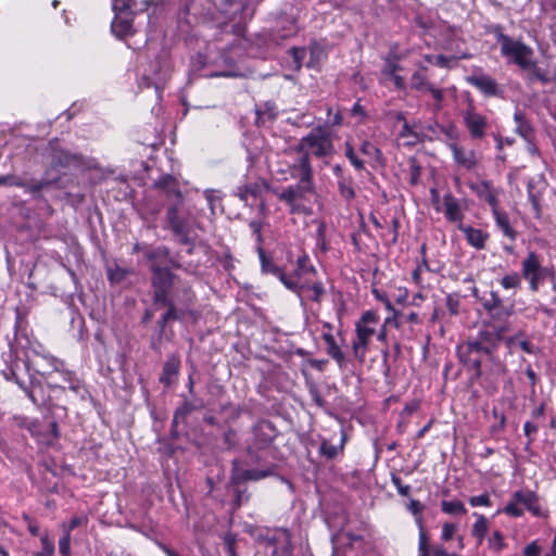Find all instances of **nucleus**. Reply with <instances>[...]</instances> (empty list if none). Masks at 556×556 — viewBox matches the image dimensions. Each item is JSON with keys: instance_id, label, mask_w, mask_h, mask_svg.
I'll return each mask as SVG.
<instances>
[{"instance_id": "33", "label": "nucleus", "mask_w": 556, "mask_h": 556, "mask_svg": "<svg viewBox=\"0 0 556 556\" xmlns=\"http://www.w3.org/2000/svg\"><path fill=\"white\" fill-rule=\"evenodd\" d=\"M257 253L261 262V269L264 274H270L278 278L283 273L282 268L275 265L273 260L265 254L262 247H257Z\"/></svg>"}, {"instance_id": "42", "label": "nucleus", "mask_w": 556, "mask_h": 556, "mask_svg": "<svg viewBox=\"0 0 556 556\" xmlns=\"http://www.w3.org/2000/svg\"><path fill=\"white\" fill-rule=\"evenodd\" d=\"M508 346H518L527 354H534L535 348L530 343L529 340L523 339L522 334H516L507 340Z\"/></svg>"}, {"instance_id": "1", "label": "nucleus", "mask_w": 556, "mask_h": 556, "mask_svg": "<svg viewBox=\"0 0 556 556\" xmlns=\"http://www.w3.org/2000/svg\"><path fill=\"white\" fill-rule=\"evenodd\" d=\"M271 455V448H261L255 446L247 447V464L261 465L260 468L244 469L236 472L237 481H257L270 477L276 471V465L268 462Z\"/></svg>"}, {"instance_id": "41", "label": "nucleus", "mask_w": 556, "mask_h": 556, "mask_svg": "<svg viewBox=\"0 0 556 556\" xmlns=\"http://www.w3.org/2000/svg\"><path fill=\"white\" fill-rule=\"evenodd\" d=\"M475 515L477 516V520L472 526V535L481 543L488 532V520L482 515Z\"/></svg>"}, {"instance_id": "45", "label": "nucleus", "mask_w": 556, "mask_h": 556, "mask_svg": "<svg viewBox=\"0 0 556 556\" xmlns=\"http://www.w3.org/2000/svg\"><path fill=\"white\" fill-rule=\"evenodd\" d=\"M257 123H265L267 119H274L276 117V105L271 102H266L263 109L256 111Z\"/></svg>"}, {"instance_id": "52", "label": "nucleus", "mask_w": 556, "mask_h": 556, "mask_svg": "<svg viewBox=\"0 0 556 556\" xmlns=\"http://www.w3.org/2000/svg\"><path fill=\"white\" fill-rule=\"evenodd\" d=\"M308 393L311 396V400L318 406L324 407L325 406V400L323 399L319 389L315 383H309L308 386Z\"/></svg>"}, {"instance_id": "35", "label": "nucleus", "mask_w": 556, "mask_h": 556, "mask_svg": "<svg viewBox=\"0 0 556 556\" xmlns=\"http://www.w3.org/2000/svg\"><path fill=\"white\" fill-rule=\"evenodd\" d=\"M147 258L151 262V264L156 263L157 265L164 267L169 263V250L165 247H159L156 249L150 250L146 254Z\"/></svg>"}, {"instance_id": "53", "label": "nucleus", "mask_w": 556, "mask_h": 556, "mask_svg": "<svg viewBox=\"0 0 556 556\" xmlns=\"http://www.w3.org/2000/svg\"><path fill=\"white\" fill-rule=\"evenodd\" d=\"M416 523L418 525V528H419V544H418V551L428 549V546H427V535H426V532H425V530H424L422 516H419V517L416 519Z\"/></svg>"}, {"instance_id": "17", "label": "nucleus", "mask_w": 556, "mask_h": 556, "mask_svg": "<svg viewBox=\"0 0 556 556\" xmlns=\"http://www.w3.org/2000/svg\"><path fill=\"white\" fill-rule=\"evenodd\" d=\"M467 81L486 97H494L500 93L498 84L486 74L479 73L468 76Z\"/></svg>"}, {"instance_id": "23", "label": "nucleus", "mask_w": 556, "mask_h": 556, "mask_svg": "<svg viewBox=\"0 0 556 556\" xmlns=\"http://www.w3.org/2000/svg\"><path fill=\"white\" fill-rule=\"evenodd\" d=\"M513 497L517 503L523 505L534 516H543L538 496L532 491H517L514 493Z\"/></svg>"}, {"instance_id": "55", "label": "nucleus", "mask_w": 556, "mask_h": 556, "mask_svg": "<svg viewBox=\"0 0 556 556\" xmlns=\"http://www.w3.org/2000/svg\"><path fill=\"white\" fill-rule=\"evenodd\" d=\"M504 513L511 517H520L523 515V509L519 507V503H517L515 500L514 502L507 503V505L504 507Z\"/></svg>"}, {"instance_id": "63", "label": "nucleus", "mask_w": 556, "mask_h": 556, "mask_svg": "<svg viewBox=\"0 0 556 556\" xmlns=\"http://www.w3.org/2000/svg\"><path fill=\"white\" fill-rule=\"evenodd\" d=\"M71 535L63 533V536L59 541V549L63 556H70Z\"/></svg>"}, {"instance_id": "30", "label": "nucleus", "mask_w": 556, "mask_h": 556, "mask_svg": "<svg viewBox=\"0 0 556 556\" xmlns=\"http://www.w3.org/2000/svg\"><path fill=\"white\" fill-rule=\"evenodd\" d=\"M490 320L488 324H509L508 319L514 313V306H505L503 303L491 311H486Z\"/></svg>"}, {"instance_id": "10", "label": "nucleus", "mask_w": 556, "mask_h": 556, "mask_svg": "<svg viewBox=\"0 0 556 556\" xmlns=\"http://www.w3.org/2000/svg\"><path fill=\"white\" fill-rule=\"evenodd\" d=\"M52 164L62 168L91 169L96 167V161L81 154L66 150H56L52 155Z\"/></svg>"}, {"instance_id": "58", "label": "nucleus", "mask_w": 556, "mask_h": 556, "mask_svg": "<svg viewBox=\"0 0 556 556\" xmlns=\"http://www.w3.org/2000/svg\"><path fill=\"white\" fill-rule=\"evenodd\" d=\"M493 33L496 37L497 42L501 46V52L503 51V48L508 45L506 40H514L511 37L503 33L502 27L500 25L494 26Z\"/></svg>"}, {"instance_id": "11", "label": "nucleus", "mask_w": 556, "mask_h": 556, "mask_svg": "<svg viewBox=\"0 0 556 556\" xmlns=\"http://www.w3.org/2000/svg\"><path fill=\"white\" fill-rule=\"evenodd\" d=\"M462 117L471 139L480 140L485 137L489 127L488 118L477 112L471 103L462 112Z\"/></svg>"}, {"instance_id": "57", "label": "nucleus", "mask_w": 556, "mask_h": 556, "mask_svg": "<svg viewBox=\"0 0 556 556\" xmlns=\"http://www.w3.org/2000/svg\"><path fill=\"white\" fill-rule=\"evenodd\" d=\"M48 180H39L34 184H26V187H23L26 192H29L31 194L39 193L43 188L49 186Z\"/></svg>"}, {"instance_id": "16", "label": "nucleus", "mask_w": 556, "mask_h": 556, "mask_svg": "<svg viewBox=\"0 0 556 556\" xmlns=\"http://www.w3.org/2000/svg\"><path fill=\"white\" fill-rule=\"evenodd\" d=\"M245 4L242 0H229L226 13L229 15V22L231 23V31L237 36H242L245 29L244 16Z\"/></svg>"}, {"instance_id": "32", "label": "nucleus", "mask_w": 556, "mask_h": 556, "mask_svg": "<svg viewBox=\"0 0 556 556\" xmlns=\"http://www.w3.org/2000/svg\"><path fill=\"white\" fill-rule=\"evenodd\" d=\"M527 193H528V200L531 204L534 217L541 218V216H542L541 192L535 189L534 179H529V181L527 184Z\"/></svg>"}, {"instance_id": "39", "label": "nucleus", "mask_w": 556, "mask_h": 556, "mask_svg": "<svg viewBox=\"0 0 556 556\" xmlns=\"http://www.w3.org/2000/svg\"><path fill=\"white\" fill-rule=\"evenodd\" d=\"M441 509L447 515H464L467 513L464 503L460 501H442Z\"/></svg>"}, {"instance_id": "37", "label": "nucleus", "mask_w": 556, "mask_h": 556, "mask_svg": "<svg viewBox=\"0 0 556 556\" xmlns=\"http://www.w3.org/2000/svg\"><path fill=\"white\" fill-rule=\"evenodd\" d=\"M260 191L261 188L257 184H248L242 187H238L236 194L242 202L248 204L249 198H258Z\"/></svg>"}, {"instance_id": "13", "label": "nucleus", "mask_w": 556, "mask_h": 556, "mask_svg": "<svg viewBox=\"0 0 556 556\" xmlns=\"http://www.w3.org/2000/svg\"><path fill=\"white\" fill-rule=\"evenodd\" d=\"M277 431L270 421L261 420L253 428V440L248 446L271 448Z\"/></svg>"}, {"instance_id": "19", "label": "nucleus", "mask_w": 556, "mask_h": 556, "mask_svg": "<svg viewBox=\"0 0 556 556\" xmlns=\"http://www.w3.org/2000/svg\"><path fill=\"white\" fill-rule=\"evenodd\" d=\"M154 186L160 189L168 200L178 203L184 202L182 193L175 177L170 175L162 176L157 181H155Z\"/></svg>"}, {"instance_id": "20", "label": "nucleus", "mask_w": 556, "mask_h": 556, "mask_svg": "<svg viewBox=\"0 0 556 556\" xmlns=\"http://www.w3.org/2000/svg\"><path fill=\"white\" fill-rule=\"evenodd\" d=\"M324 327L327 331L323 332V339L327 344V354L334 359L340 368H344L346 365V358L341 348L337 344L333 334L331 333V325L326 323Z\"/></svg>"}, {"instance_id": "15", "label": "nucleus", "mask_w": 556, "mask_h": 556, "mask_svg": "<svg viewBox=\"0 0 556 556\" xmlns=\"http://www.w3.org/2000/svg\"><path fill=\"white\" fill-rule=\"evenodd\" d=\"M268 545L274 547V554L279 556H292L293 544L291 541V533L287 529H276L270 535L267 536Z\"/></svg>"}, {"instance_id": "8", "label": "nucleus", "mask_w": 556, "mask_h": 556, "mask_svg": "<svg viewBox=\"0 0 556 556\" xmlns=\"http://www.w3.org/2000/svg\"><path fill=\"white\" fill-rule=\"evenodd\" d=\"M459 359L468 367L475 369L476 375H481V362L483 355H491L488 348H483L477 340H468L457 345Z\"/></svg>"}, {"instance_id": "5", "label": "nucleus", "mask_w": 556, "mask_h": 556, "mask_svg": "<svg viewBox=\"0 0 556 556\" xmlns=\"http://www.w3.org/2000/svg\"><path fill=\"white\" fill-rule=\"evenodd\" d=\"M522 277L528 280L531 291L536 292L540 285L545 279L555 280V274L552 269L543 267L539 255L534 251H530L521 263Z\"/></svg>"}, {"instance_id": "27", "label": "nucleus", "mask_w": 556, "mask_h": 556, "mask_svg": "<svg viewBox=\"0 0 556 556\" xmlns=\"http://www.w3.org/2000/svg\"><path fill=\"white\" fill-rule=\"evenodd\" d=\"M47 361L49 365L52 367L53 371L61 374L62 379L70 384V389L73 392L78 393L81 388V384L77 379H75L73 372L68 370H63L61 368L63 366V363L54 357H49L47 358Z\"/></svg>"}, {"instance_id": "60", "label": "nucleus", "mask_w": 556, "mask_h": 556, "mask_svg": "<svg viewBox=\"0 0 556 556\" xmlns=\"http://www.w3.org/2000/svg\"><path fill=\"white\" fill-rule=\"evenodd\" d=\"M469 503H470V505L472 507L490 506L491 505V500H490V496L488 494H481V495L471 496L469 498Z\"/></svg>"}, {"instance_id": "24", "label": "nucleus", "mask_w": 556, "mask_h": 556, "mask_svg": "<svg viewBox=\"0 0 556 556\" xmlns=\"http://www.w3.org/2000/svg\"><path fill=\"white\" fill-rule=\"evenodd\" d=\"M458 229L466 236L468 243L478 249H484L489 235L481 229L473 228L470 226L459 225Z\"/></svg>"}, {"instance_id": "26", "label": "nucleus", "mask_w": 556, "mask_h": 556, "mask_svg": "<svg viewBox=\"0 0 556 556\" xmlns=\"http://www.w3.org/2000/svg\"><path fill=\"white\" fill-rule=\"evenodd\" d=\"M346 442V433L344 430L341 431V438L338 445L331 444L328 440L324 439L319 446V454L327 459H333L344 450Z\"/></svg>"}, {"instance_id": "44", "label": "nucleus", "mask_w": 556, "mask_h": 556, "mask_svg": "<svg viewBox=\"0 0 556 556\" xmlns=\"http://www.w3.org/2000/svg\"><path fill=\"white\" fill-rule=\"evenodd\" d=\"M278 279L283 283V286L296 293L300 298H302L303 290H304V283H299L294 278L288 277L285 273L281 274V276L278 277Z\"/></svg>"}, {"instance_id": "31", "label": "nucleus", "mask_w": 556, "mask_h": 556, "mask_svg": "<svg viewBox=\"0 0 556 556\" xmlns=\"http://www.w3.org/2000/svg\"><path fill=\"white\" fill-rule=\"evenodd\" d=\"M514 121L516 123L515 131L523 139L534 137V130L530 122L526 118V115L517 110L514 114Z\"/></svg>"}, {"instance_id": "34", "label": "nucleus", "mask_w": 556, "mask_h": 556, "mask_svg": "<svg viewBox=\"0 0 556 556\" xmlns=\"http://www.w3.org/2000/svg\"><path fill=\"white\" fill-rule=\"evenodd\" d=\"M427 67L420 66L419 70L413 73L410 77V87L419 92L426 90L432 85L427 77Z\"/></svg>"}, {"instance_id": "4", "label": "nucleus", "mask_w": 556, "mask_h": 556, "mask_svg": "<svg viewBox=\"0 0 556 556\" xmlns=\"http://www.w3.org/2000/svg\"><path fill=\"white\" fill-rule=\"evenodd\" d=\"M294 150L307 153L311 151L317 157L328 156L333 152L331 136L326 126L319 125L303 137Z\"/></svg>"}, {"instance_id": "36", "label": "nucleus", "mask_w": 556, "mask_h": 556, "mask_svg": "<svg viewBox=\"0 0 556 556\" xmlns=\"http://www.w3.org/2000/svg\"><path fill=\"white\" fill-rule=\"evenodd\" d=\"M338 189H339L340 195L345 201L354 200L356 193L353 188V178L351 176L341 177L340 179H338Z\"/></svg>"}, {"instance_id": "62", "label": "nucleus", "mask_w": 556, "mask_h": 556, "mask_svg": "<svg viewBox=\"0 0 556 556\" xmlns=\"http://www.w3.org/2000/svg\"><path fill=\"white\" fill-rule=\"evenodd\" d=\"M424 270H429V265L426 260H424L421 263H419L412 274V277H413V280L415 283H417V285L421 283V273Z\"/></svg>"}, {"instance_id": "46", "label": "nucleus", "mask_w": 556, "mask_h": 556, "mask_svg": "<svg viewBox=\"0 0 556 556\" xmlns=\"http://www.w3.org/2000/svg\"><path fill=\"white\" fill-rule=\"evenodd\" d=\"M501 286L506 290L519 289L521 287V278L517 273L508 274L501 279Z\"/></svg>"}, {"instance_id": "28", "label": "nucleus", "mask_w": 556, "mask_h": 556, "mask_svg": "<svg viewBox=\"0 0 556 556\" xmlns=\"http://www.w3.org/2000/svg\"><path fill=\"white\" fill-rule=\"evenodd\" d=\"M180 362L175 355L168 357L165 362L160 377V381L165 386H170L179 371Z\"/></svg>"}, {"instance_id": "47", "label": "nucleus", "mask_w": 556, "mask_h": 556, "mask_svg": "<svg viewBox=\"0 0 556 556\" xmlns=\"http://www.w3.org/2000/svg\"><path fill=\"white\" fill-rule=\"evenodd\" d=\"M426 92H430L431 97L434 100L433 104V111L439 112L443 108V100H444V93L443 90L440 88H435L433 85H431Z\"/></svg>"}, {"instance_id": "7", "label": "nucleus", "mask_w": 556, "mask_h": 556, "mask_svg": "<svg viewBox=\"0 0 556 556\" xmlns=\"http://www.w3.org/2000/svg\"><path fill=\"white\" fill-rule=\"evenodd\" d=\"M507 46L503 48L501 54L505 56L509 63L517 65L520 70L533 67L534 50L521 40H506Z\"/></svg>"}, {"instance_id": "29", "label": "nucleus", "mask_w": 556, "mask_h": 556, "mask_svg": "<svg viewBox=\"0 0 556 556\" xmlns=\"http://www.w3.org/2000/svg\"><path fill=\"white\" fill-rule=\"evenodd\" d=\"M492 213H493L496 226L502 230L503 235L513 241L516 240L517 231L511 227V225L509 223L508 215L506 213L500 211L498 208L494 210Z\"/></svg>"}, {"instance_id": "49", "label": "nucleus", "mask_w": 556, "mask_h": 556, "mask_svg": "<svg viewBox=\"0 0 556 556\" xmlns=\"http://www.w3.org/2000/svg\"><path fill=\"white\" fill-rule=\"evenodd\" d=\"M0 186L26 187V182L15 175H5L0 176Z\"/></svg>"}, {"instance_id": "54", "label": "nucleus", "mask_w": 556, "mask_h": 556, "mask_svg": "<svg viewBox=\"0 0 556 556\" xmlns=\"http://www.w3.org/2000/svg\"><path fill=\"white\" fill-rule=\"evenodd\" d=\"M253 235L255 236V240L257 242V247H262L263 244V236H262V223L260 220H251L249 224Z\"/></svg>"}, {"instance_id": "59", "label": "nucleus", "mask_w": 556, "mask_h": 556, "mask_svg": "<svg viewBox=\"0 0 556 556\" xmlns=\"http://www.w3.org/2000/svg\"><path fill=\"white\" fill-rule=\"evenodd\" d=\"M457 530V526L454 525V523H450V522H445L443 526H442V534H441V539L443 541H450L452 540V538L454 536L455 532Z\"/></svg>"}, {"instance_id": "43", "label": "nucleus", "mask_w": 556, "mask_h": 556, "mask_svg": "<svg viewBox=\"0 0 556 556\" xmlns=\"http://www.w3.org/2000/svg\"><path fill=\"white\" fill-rule=\"evenodd\" d=\"M324 292L325 289L320 281H316L312 285H304L303 293H305L306 296L312 301L319 302Z\"/></svg>"}, {"instance_id": "56", "label": "nucleus", "mask_w": 556, "mask_h": 556, "mask_svg": "<svg viewBox=\"0 0 556 556\" xmlns=\"http://www.w3.org/2000/svg\"><path fill=\"white\" fill-rule=\"evenodd\" d=\"M361 151H362L363 154L369 155V156L379 157L381 155L380 150L376 146L370 143L369 141H364L362 143Z\"/></svg>"}, {"instance_id": "9", "label": "nucleus", "mask_w": 556, "mask_h": 556, "mask_svg": "<svg viewBox=\"0 0 556 556\" xmlns=\"http://www.w3.org/2000/svg\"><path fill=\"white\" fill-rule=\"evenodd\" d=\"M509 330L510 326L508 324H486L484 328L479 330L475 340L483 348H488L489 353L492 354Z\"/></svg>"}, {"instance_id": "6", "label": "nucleus", "mask_w": 556, "mask_h": 556, "mask_svg": "<svg viewBox=\"0 0 556 556\" xmlns=\"http://www.w3.org/2000/svg\"><path fill=\"white\" fill-rule=\"evenodd\" d=\"M152 271L153 299L155 305H166L168 294L174 285L175 276L167 266H160L156 263L150 264Z\"/></svg>"}, {"instance_id": "51", "label": "nucleus", "mask_w": 556, "mask_h": 556, "mask_svg": "<svg viewBox=\"0 0 556 556\" xmlns=\"http://www.w3.org/2000/svg\"><path fill=\"white\" fill-rule=\"evenodd\" d=\"M503 303L500 294L496 291L490 292V298L485 299L482 303L485 311H491Z\"/></svg>"}, {"instance_id": "40", "label": "nucleus", "mask_w": 556, "mask_h": 556, "mask_svg": "<svg viewBox=\"0 0 556 556\" xmlns=\"http://www.w3.org/2000/svg\"><path fill=\"white\" fill-rule=\"evenodd\" d=\"M132 24L129 20L116 17L111 25L113 34L124 37L131 31Z\"/></svg>"}, {"instance_id": "22", "label": "nucleus", "mask_w": 556, "mask_h": 556, "mask_svg": "<svg viewBox=\"0 0 556 556\" xmlns=\"http://www.w3.org/2000/svg\"><path fill=\"white\" fill-rule=\"evenodd\" d=\"M469 187L480 199L484 200L491 206L492 212L498 208L497 197L490 181L484 180L479 184H470Z\"/></svg>"}, {"instance_id": "25", "label": "nucleus", "mask_w": 556, "mask_h": 556, "mask_svg": "<svg viewBox=\"0 0 556 556\" xmlns=\"http://www.w3.org/2000/svg\"><path fill=\"white\" fill-rule=\"evenodd\" d=\"M165 306H168V308H167L166 313L159 320V325L162 330L164 329V327L168 320L187 319L188 317H190L193 321H195L199 317L198 313L194 311L187 309V311L178 312L176 309V307L174 306V304L169 301Z\"/></svg>"}, {"instance_id": "38", "label": "nucleus", "mask_w": 556, "mask_h": 556, "mask_svg": "<svg viewBox=\"0 0 556 556\" xmlns=\"http://www.w3.org/2000/svg\"><path fill=\"white\" fill-rule=\"evenodd\" d=\"M523 71L528 72V80L530 83L538 80L545 85L551 81V78L548 77L546 72H544L542 68L538 66V61L535 59L533 67H527Z\"/></svg>"}, {"instance_id": "14", "label": "nucleus", "mask_w": 556, "mask_h": 556, "mask_svg": "<svg viewBox=\"0 0 556 556\" xmlns=\"http://www.w3.org/2000/svg\"><path fill=\"white\" fill-rule=\"evenodd\" d=\"M290 164L291 177L303 182L313 181V168L311 165L309 154L307 152H296Z\"/></svg>"}, {"instance_id": "18", "label": "nucleus", "mask_w": 556, "mask_h": 556, "mask_svg": "<svg viewBox=\"0 0 556 556\" xmlns=\"http://www.w3.org/2000/svg\"><path fill=\"white\" fill-rule=\"evenodd\" d=\"M444 215L451 223L464 225V207L458 199H456L451 192L443 195Z\"/></svg>"}, {"instance_id": "64", "label": "nucleus", "mask_w": 556, "mask_h": 556, "mask_svg": "<svg viewBox=\"0 0 556 556\" xmlns=\"http://www.w3.org/2000/svg\"><path fill=\"white\" fill-rule=\"evenodd\" d=\"M541 553V547L536 541L528 544L523 549V556H539Z\"/></svg>"}, {"instance_id": "12", "label": "nucleus", "mask_w": 556, "mask_h": 556, "mask_svg": "<svg viewBox=\"0 0 556 556\" xmlns=\"http://www.w3.org/2000/svg\"><path fill=\"white\" fill-rule=\"evenodd\" d=\"M166 217L172 230L176 235L184 236L187 233L189 217L182 207V203L173 202L167 208Z\"/></svg>"}, {"instance_id": "2", "label": "nucleus", "mask_w": 556, "mask_h": 556, "mask_svg": "<svg viewBox=\"0 0 556 556\" xmlns=\"http://www.w3.org/2000/svg\"><path fill=\"white\" fill-rule=\"evenodd\" d=\"M379 327V317L374 311H366L355 323V337L352 340V352L354 357L363 363L366 357L368 344Z\"/></svg>"}, {"instance_id": "48", "label": "nucleus", "mask_w": 556, "mask_h": 556, "mask_svg": "<svg viewBox=\"0 0 556 556\" xmlns=\"http://www.w3.org/2000/svg\"><path fill=\"white\" fill-rule=\"evenodd\" d=\"M345 156L349 159V161L351 162V164L358 170L363 169L364 168V163L362 160H359L355 152H354V149L353 147L349 143V142H345Z\"/></svg>"}, {"instance_id": "50", "label": "nucleus", "mask_w": 556, "mask_h": 556, "mask_svg": "<svg viewBox=\"0 0 556 556\" xmlns=\"http://www.w3.org/2000/svg\"><path fill=\"white\" fill-rule=\"evenodd\" d=\"M87 523V518L86 517H83V516H75L71 519V521L68 523H63L62 525V530H63V533H68L71 535V532L79 527V526H83Z\"/></svg>"}, {"instance_id": "61", "label": "nucleus", "mask_w": 556, "mask_h": 556, "mask_svg": "<svg viewBox=\"0 0 556 556\" xmlns=\"http://www.w3.org/2000/svg\"><path fill=\"white\" fill-rule=\"evenodd\" d=\"M392 483L396 488V490H397L400 495H402V496H408L409 495V493H410V485L402 484V480H401L400 477L393 475L392 476Z\"/></svg>"}, {"instance_id": "3", "label": "nucleus", "mask_w": 556, "mask_h": 556, "mask_svg": "<svg viewBox=\"0 0 556 556\" xmlns=\"http://www.w3.org/2000/svg\"><path fill=\"white\" fill-rule=\"evenodd\" d=\"M314 193V182L298 181V184L282 189L277 197L286 203L290 214L309 215V195Z\"/></svg>"}, {"instance_id": "21", "label": "nucleus", "mask_w": 556, "mask_h": 556, "mask_svg": "<svg viewBox=\"0 0 556 556\" xmlns=\"http://www.w3.org/2000/svg\"><path fill=\"white\" fill-rule=\"evenodd\" d=\"M448 148L453 153V160L467 170H472L478 162L473 150H466L456 143H450Z\"/></svg>"}]
</instances>
